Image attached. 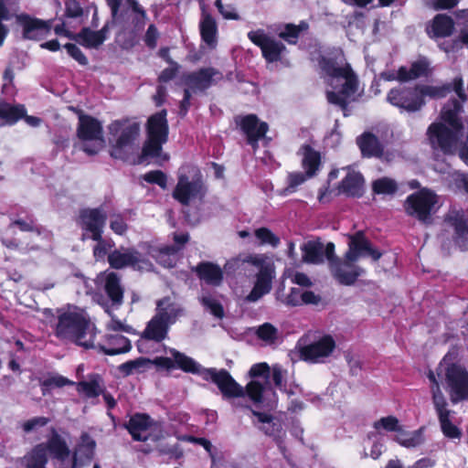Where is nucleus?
<instances>
[{
    "instance_id": "5",
    "label": "nucleus",
    "mask_w": 468,
    "mask_h": 468,
    "mask_svg": "<svg viewBox=\"0 0 468 468\" xmlns=\"http://www.w3.org/2000/svg\"><path fill=\"white\" fill-rule=\"evenodd\" d=\"M438 375L443 373L451 401L457 403L468 399V371L461 365L449 363L445 356L437 368Z\"/></svg>"
},
{
    "instance_id": "56",
    "label": "nucleus",
    "mask_w": 468,
    "mask_h": 468,
    "mask_svg": "<svg viewBox=\"0 0 468 468\" xmlns=\"http://www.w3.org/2000/svg\"><path fill=\"white\" fill-rule=\"evenodd\" d=\"M75 383L60 375L51 376L42 382L43 395H47L53 388H62L67 385H74Z\"/></svg>"
},
{
    "instance_id": "4",
    "label": "nucleus",
    "mask_w": 468,
    "mask_h": 468,
    "mask_svg": "<svg viewBox=\"0 0 468 468\" xmlns=\"http://www.w3.org/2000/svg\"><path fill=\"white\" fill-rule=\"evenodd\" d=\"M438 203V196L430 188L422 187L409 195L404 203L405 213L423 225H431L433 222L435 206Z\"/></svg>"
},
{
    "instance_id": "10",
    "label": "nucleus",
    "mask_w": 468,
    "mask_h": 468,
    "mask_svg": "<svg viewBox=\"0 0 468 468\" xmlns=\"http://www.w3.org/2000/svg\"><path fill=\"white\" fill-rule=\"evenodd\" d=\"M387 101L391 105L408 112L421 110L426 101L421 98L419 84L413 86L399 85L392 88L387 94Z\"/></svg>"
},
{
    "instance_id": "29",
    "label": "nucleus",
    "mask_w": 468,
    "mask_h": 468,
    "mask_svg": "<svg viewBox=\"0 0 468 468\" xmlns=\"http://www.w3.org/2000/svg\"><path fill=\"white\" fill-rule=\"evenodd\" d=\"M355 262L347 261L345 258V261H339L331 268L334 277L339 283L351 285L365 272L363 269L354 265Z\"/></svg>"
},
{
    "instance_id": "12",
    "label": "nucleus",
    "mask_w": 468,
    "mask_h": 468,
    "mask_svg": "<svg viewBox=\"0 0 468 468\" xmlns=\"http://www.w3.org/2000/svg\"><path fill=\"white\" fill-rule=\"evenodd\" d=\"M247 37L251 43L260 48L261 56L267 63L281 61L287 51L282 41L269 36L262 28L248 32Z\"/></svg>"
},
{
    "instance_id": "15",
    "label": "nucleus",
    "mask_w": 468,
    "mask_h": 468,
    "mask_svg": "<svg viewBox=\"0 0 468 468\" xmlns=\"http://www.w3.org/2000/svg\"><path fill=\"white\" fill-rule=\"evenodd\" d=\"M348 238V250L345 255L347 261H357L358 259L367 257H369L373 261H377L382 256V252L372 246L364 231H356L349 235Z\"/></svg>"
},
{
    "instance_id": "9",
    "label": "nucleus",
    "mask_w": 468,
    "mask_h": 468,
    "mask_svg": "<svg viewBox=\"0 0 468 468\" xmlns=\"http://www.w3.org/2000/svg\"><path fill=\"white\" fill-rule=\"evenodd\" d=\"M207 187L199 171L192 180L186 174H178L177 183L172 192V197L182 206H188L192 200H203L207 195Z\"/></svg>"
},
{
    "instance_id": "1",
    "label": "nucleus",
    "mask_w": 468,
    "mask_h": 468,
    "mask_svg": "<svg viewBox=\"0 0 468 468\" xmlns=\"http://www.w3.org/2000/svg\"><path fill=\"white\" fill-rule=\"evenodd\" d=\"M318 64L328 77L345 80L338 91H326V99L329 103L337 105L344 111L346 110L347 99L357 91L358 79L351 65L346 62L343 49L334 48L326 55L319 58Z\"/></svg>"
},
{
    "instance_id": "50",
    "label": "nucleus",
    "mask_w": 468,
    "mask_h": 468,
    "mask_svg": "<svg viewBox=\"0 0 468 468\" xmlns=\"http://www.w3.org/2000/svg\"><path fill=\"white\" fill-rule=\"evenodd\" d=\"M398 188L397 182L387 176L378 178L372 183V190L377 195H394Z\"/></svg>"
},
{
    "instance_id": "7",
    "label": "nucleus",
    "mask_w": 468,
    "mask_h": 468,
    "mask_svg": "<svg viewBox=\"0 0 468 468\" xmlns=\"http://www.w3.org/2000/svg\"><path fill=\"white\" fill-rule=\"evenodd\" d=\"M463 133L449 127L444 122H433L427 129L426 136L432 150L445 155L456 153Z\"/></svg>"
},
{
    "instance_id": "61",
    "label": "nucleus",
    "mask_w": 468,
    "mask_h": 468,
    "mask_svg": "<svg viewBox=\"0 0 468 468\" xmlns=\"http://www.w3.org/2000/svg\"><path fill=\"white\" fill-rule=\"evenodd\" d=\"M144 180L149 184L159 186L162 189L167 186V176L161 170H153L144 175Z\"/></svg>"
},
{
    "instance_id": "3",
    "label": "nucleus",
    "mask_w": 468,
    "mask_h": 468,
    "mask_svg": "<svg viewBox=\"0 0 468 468\" xmlns=\"http://www.w3.org/2000/svg\"><path fill=\"white\" fill-rule=\"evenodd\" d=\"M169 354L174 356L180 369L186 372L201 374L205 380H211L215 383L224 397L239 398L244 396V388L234 380L227 370L202 368L200 365L195 362L191 357L176 349H170Z\"/></svg>"
},
{
    "instance_id": "53",
    "label": "nucleus",
    "mask_w": 468,
    "mask_h": 468,
    "mask_svg": "<svg viewBox=\"0 0 468 468\" xmlns=\"http://www.w3.org/2000/svg\"><path fill=\"white\" fill-rule=\"evenodd\" d=\"M200 302L207 311L215 317L221 319L224 317V309L221 303L214 297L213 294H206L200 298Z\"/></svg>"
},
{
    "instance_id": "16",
    "label": "nucleus",
    "mask_w": 468,
    "mask_h": 468,
    "mask_svg": "<svg viewBox=\"0 0 468 468\" xmlns=\"http://www.w3.org/2000/svg\"><path fill=\"white\" fill-rule=\"evenodd\" d=\"M16 23L23 29V37L29 40H41L51 31L53 19L42 20L22 13L16 16Z\"/></svg>"
},
{
    "instance_id": "64",
    "label": "nucleus",
    "mask_w": 468,
    "mask_h": 468,
    "mask_svg": "<svg viewBox=\"0 0 468 468\" xmlns=\"http://www.w3.org/2000/svg\"><path fill=\"white\" fill-rule=\"evenodd\" d=\"M111 229L119 236H122L128 230V225L121 214H116L112 217L110 221Z\"/></svg>"
},
{
    "instance_id": "46",
    "label": "nucleus",
    "mask_w": 468,
    "mask_h": 468,
    "mask_svg": "<svg viewBox=\"0 0 468 468\" xmlns=\"http://www.w3.org/2000/svg\"><path fill=\"white\" fill-rule=\"evenodd\" d=\"M150 367L151 359L146 357H139L134 360H130L126 363L121 364L118 367V370L123 377H127L132 374L143 373Z\"/></svg>"
},
{
    "instance_id": "20",
    "label": "nucleus",
    "mask_w": 468,
    "mask_h": 468,
    "mask_svg": "<svg viewBox=\"0 0 468 468\" xmlns=\"http://www.w3.org/2000/svg\"><path fill=\"white\" fill-rule=\"evenodd\" d=\"M466 101L459 98L449 99L442 105L437 122H444L449 127L463 133L464 122L462 115L464 112L463 103Z\"/></svg>"
},
{
    "instance_id": "37",
    "label": "nucleus",
    "mask_w": 468,
    "mask_h": 468,
    "mask_svg": "<svg viewBox=\"0 0 468 468\" xmlns=\"http://www.w3.org/2000/svg\"><path fill=\"white\" fill-rule=\"evenodd\" d=\"M303 261L306 263L320 264L324 262V243L317 239L309 240L301 247Z\"/></svg>"
},
{
    "instance_id": "41",
    "label": "nucleus",
    "mask_w": 468,
    "mask_h": 468,
    "mask_svg": "<svg viewBox=\"0 0 468 468\" xmlns=\"http://www.w3.org/2000/svg\"><path fill=\"white\" fill-rule=\"evenodd\" d=\"M99 347L104 354L114 356L128 352L131 349V342L119 334L108 335L107 346H99Z\"/></svg>"
},
{
    "instance_id": "18",
    "label": "nucleus",
    "mask_w": 468,
    "mask_h": 468,
    "mask_svg": "<svg viewBox=\"0 0 468 468\" xmlns=\"http://www.w3.org/2000/svg\"><path fill=\"white\" fill-rule=\"evenodd\" d=\"M236 123L246 135L247 144L254 150L258 148L259 141L265 137L269 130L268 123L260 121L253 113L239 117V121L236 120Z\"/></svg>"
},
{
    "instance_id": "48",
    "label": "nucleus",
    "mask_w": 468,
    "mask_h": 468,
    "mask_svg": "<svg viewBox=\"0 0 468 468\" xmlns=\"http://www.w3.org/2000/svg\"><path fill=\"white\" fill-rule=\"evenodd\" d=\"M307 28L305 22H301L299 25L286 24L284 30L281 31L278 36L290 45H295L298 42L301 33Z\"/></svg>"
},
{
    "instance_id": "38",
    "label": "nucleus",
    "mask_w": 468,
    "mask_h": 468,
    "mask_svg": "<svg viewBox=\"0 0 468 468\" xmlns=\"http://www.w3.org/2000/svg\"><path fill=\"white\" fill-rule=\"evenodd\" d=\"M26 468H46L48 463L47 447L44 443L35 446L22 460Z\"/></svg>"
},
{
    "instance_id": "2",
    "label": "nucleus",
    "mask_w": 468,
    "mask_h": 468,
    "mask_svg": "<svg viewBox=\"0 0 468 468\" xmlns=\"http://www.w3.org/2000/svg\"><path fill=\"white\" fill-rule=\"evenodd\" d=\"M57 322L55 335L57 337L69 340L84 348L95 347L94 340L97 328L90 321L84 309L75 305H68L56 310Z\"/></svg>"
},
{
    "instance_id": "45",
    "label": "nucleus",
    "mask_w": 468,
    "mask_h": 468,
    "mask_svg": "<svg viewBox=\"0 0 468 468\" xmlns=\"http://www.w3.org/2000/svg\"><path fill=\"white\" fill-rule=\"evenodd\" d=\"M74 41L85 48H98L103 44L99 33L88 27H82L79 33H76Z\"/></svg>"
},
{
    "instance_id": "63",
    "label": "nucleus",
    "mask_w": 468,
    "mask_h": 468,
    "mask_svg": "<svg viewBox=\"0 0 468 468\" xmlns=\"http://www.w3.org/2000/svg\"><path fill=\"white\" fill-rule=\"evenodd\" d=\"M64 48L67 50V53L74 58L80 65L86 66L89 63V60L87 57L84 55V53L80 50V48L73 44V43H67L64 45Z\"/></svg>"
},
{
    "instance_id": "59",
    "label": "nucleus",
    "mask_w": 468,
    "mask_h": 468,
    "mask_svg": "<svg viewBox=\"0 0 468 468\" xmlns=\"http://www.w3.org/2000/svg\"><path fill=\"white\" fill-rule=\"evenodd\" d=\"M255 236L261 244H269L276 248L280 244V239L271 229L262 227L255 230Z\"/></svg>"
},
{
    "instance_id": "33",
    "label": "nucleus",
    "mask_w": 468,
    "mask_h": 468,
    "mask_svg": "<svg viewBox=\"0 0 468 468\" xmlns=\"http://www.w3.org/2000/svg\"><path fill=\"white\" fill-rule=\"evenodd\" d=\"M169 325L168 323L156 314L148 322L144 331L142 333L141 342L143 340L163 341L167 335Z\"/></svg>"
},
{
    "instance_id": "60",
    "label": "nucleus",
    "mask_w": 468,
    "mask_h": 468,
    "mask_svg": "<svg viewBox=\"0 0 468 468\" xmlns=\"http://www.w3.org/2000/svg\"><path fill=\"white\" fill-rule=\"evenodd\" d=\"M308 178H310L307 174L304 172H293L290 173L288 175V185L286 188L284 189L287 193H293L295 192L297 186L303 184Z\"/></svg>"
},
{
    "instance_id": "54",
    "label": "nucleus",
    "mask_w": 468,
    "mask_h": 468,
    "mask_svg": "<svg viewBox=\"0 0 468 468\" xmlns=\"http://www.w3.org/2000/svg\"><path fill=\"white\" fill-rule=\"evenodd\" d=\"M257 336L267 345H272L279 337L278 329L270 323L260 325L256 330Z\"/></svg>"
},
{
    "instance_id": "26",
    "label": "nucleus",
    "mask_w": 468,
    "mask_h": 468,
    "mask_svg": "<svg viewBox=\"0 0 468 468\" xmlns=\"http://www.w3.org/2000/svg\"><path fill=\"white\" fill-rule=\"evenodd\" d=\"M453 30L454 21L446 14H437L425 28L428 37L432 39L450 37Z\"/></svg>"
},
{
    "instance_id": "57",
    "label": "nucleus",
    "mask_w": 468,
    "mask_h": 468,
    "mask_svg": "<svg viewBox=\"0 0 468 468\" xmlns=\"http://www.w3.org/2000/svg\"><path fill=\"white\" fill-rule=\"evenodd\" d=\"M17 227L21 231L24 232H35L38 235L41 234L42 228L37 225L36 220L33 218H27L25 219H16L9 224V228Z\"/></svg>"
},
{
    "instance_id": "13",
    "label": "nucleus",
    "mask_w": 468,
    "mask_h": 468,
    "mask_svg": "<svg viewBox=\"0 0 468 468\" xmlns=\"http://www.w3.org/2000/svg\"><path fill=\"white\" fill-rule=\"evenodd\" d=\"M110 133L115 136L119 132L120 135L116 139L111 155L114 158H120L123 148L131 146L140 133L138 122H129L128 120H116L109 126Z\"/></svg>"
},
{
    "instance_id": "8",
    "label": "nucleus",
    "mask_w": 468,
    "mask_h": 468,
    "mask_svg": "<svg viewBox=\"0 0 468 468\" xmlns=\"http://www.w3.org/2000/svg\"><path fill=\"white\" fill-rule=\"evenodd\" d=\"M107 222V213L102 207H85L79 211L76 224L81 230V240L101 239Z\"/></svg>"
},
{
    "instance_id": "51",
    "label": "nucleus",
    "mask_w": 468,
    "mask_h": 468,
    "mask_svg": "<svg viewBox=\"0 0 468 468\" xmlns=\"http://www.w3.org/2000/svg\"><path fill=\"white\" fill-rule=\"evenodd\" d=\"M97 281L104 283L105 292H123L120 276L116 272L112 271L105 275L101 273Z\"/></svg>"
},
{
    "instance_id": "43",
    "label": "nucleus",
    "mask_w": 468,
    "mask_h": 468,
    "mask_svg": "<svg viewBox=\"0 0 468 468\" xmlns=\"http://www.w3.org/2000/svg\"><path fill=\"white\" fill-rule=\"evenodd\" d=\"M165 143L166 141L146 137L140 155L141 161L143 162L148 158H161L162 161H167L169 159L168 154H163V144Z\"/></svg>"
},
{
    "instance_id": "25",
    "label": "nucleus",
    "mask_w": 468,
    "mask_h": 468,
    "mask_svg": "<svg viewBox=\"0 0 468 468\" xmlns=\"http://www.w3.org/2000/svg\"><path fill=\"white\" fill-rule=\"evenodd\" d=\"M125 428L135 441H145L152 437L151 432L155 430L150 417L146 414H135L133 416Z\"/></svg>"
},
{
    "instance_id": "35",
    "label": "nucleus",
    "mask_w": 468,
    "mask_h": 468,
    "mask_svg": "<svg viewBox=\"0 0 468 468\" xmlns=\"http://www.w3.org/2000/svg\"><path fill=\"white\" fill-rule=\"evenodd\" d=\"M25 116L26 107L24 104H11L0 100V119L5 124L14 125Z\"/></svg>"
},
{
    "instance_id": "58",
    "label": "nucleus",
    "mask_w": 468,
    "mask_h": 468,
    "mask_svg": "<svg viewBox=\"0 0 468 468\" xmlns=\"http://www.w3.org/2000/svg\"><path fill=\"white\" fill-rule=\"evenodd\" d=\"M374 428L378 431L384 429L387 431H396L399 433L402 426L399 425V420L396 417L388 416L374 422Z\"/></svg>"
},
{
    "instance_id": "24",
    "label": "nucleus",
    "mask_w": 468,
    "mask_h": 468,
    "mask_svg": "<svg viewBox=\"0 0 468 468\" xmlns=\"http://www.w3.org/2000/svg\"><path fill=\"white\" fill-rule=\"evenodd\" d=\"M197 278L206 284L218 287L224 280V271L212 261H200L192 269Z\"/></svg>"
},
{
    "instance_id": "30",
    "label": "nucleus",
    "mask_w": 468,
    "mask_h": 468,
    "mask_svg": "<svg viewBox=\"0 0 468 468\" xmlns=\"http://www.w3.org/2000/svg\"><path fill=\"white\" fill-rule=\"evenodd\" d=\"M364 185L365 179L360 172L349 171L339 183L338 191L349 197H361Z\"/></svg>"
},
{
    "instance_id": "32",
    "label": "nucleus",
    "mask_w": 468,
    "mask_h": 468,
    "mask_svg": "<svg viewBox=\"0 0 468 468\" xmlns=\"http://www.w3.org/2000/svg\"><path fill=\"white\" fill-rule=\"evenodd\" d=\"M166 323L173 324L185 314V309L173 296H165L157 302V313Z\"/></svg>"
},
{
    "instance_id": "14",
    "label": "nucleus",
    "mask_w": 468,
    "mask_h": 468,
    "mask_svg": "<svg viewBox=\"0 0 468 468\" xmlns=\"http://www.w3.org/2000/svg\"><path fill=\"white\" fill-rule=\"evenodd\" d=\"M108 263L111 268L115 270L131 267L137 271H150L153 268L152 262L142 257V254L133 248L125 249L123 252L117 249L111 251L108 254Z\"/></svg>"
},
{
    "instance_id": "17",
    "label": "nucleus",
    "mask_w": 468,
    "mask_h": 468,
    "mask_svg": "<svg viewBox=\"0 0 468 468\" xmlns=\"http://www.w3.org/2000/svg\"><path fill=\"white\" fill-rule=\"evenodd\" d=\"M222 79V73L212 67L201 68L197 70L188 72L184 75L183 81L192 92H206L213 84L216 80Z\"/></svg>"
},
{
    "instance_id": "39",
    "label": "nucleus",
    "mask_w": 468,
    "mask_h": 468,
    "mask_svg": "<svg viewBox=\"0 0 468 468\" xmlns=\"http://www.w3.org/2000/svg\"><path fill=\"white\" fill-rule=\"evenodd\" d=\"M44 444L47 447V452H49L58 462L64 463L69 457L70 451L66 441L56 431L53 432L49 440Z\"/></svg>"
},
{
    "instance_id": "42",
    "label": "nucleus",
    "mask_w": 468,
    "mask_h": 468,
    "mask_svg": "<svg viewBox=\"0 0 468 468\" xmlns=\"http://www.w3.org/2000/svg\"><path fill=\"white\" fill-rule=\"evenodd\" d=\"M77 390L87 398H96L105 391L103 380L99 375H90L87 380L77 383Z\"/></svg>"
},
{
    "instance_id": "52",
    "label": "nucleus",
    "mask_w": 468,
    "mask_h": 468,
    "mask_svg": "<svg viewBox=\"0 0 468 468\" xmlns=\"http://www.w3.org/2000/svg\"><path fill=\"white\" fill-rule=\"evenodd\" d=\"M431 392L432 396V402L438 414V417L444 414H452V411L446 408L447 401L440 386H431Z\"/></svg>"
},
{
    "instance_id": "36",
    "label": "nucleus",
    "mask_w": 468,
    "mask_h": 468,
    "mask_svg": "<svg viewBox=\"0 0 468 468\" xmlns=\"http://www.w3.org/2000/svg\"><path fill=\"white\" fill-rule=\"evenodd\" d=\"M274 278L275 266L274 264H268L256 273L254 286L250 292H270Z\"/></svg>"
},
{
    "instance_id": "62",
    "label": "nucleus",
    "mask_w": 468,
    "mask_h": 468,
    "mask_svg": "<svg viewBox=\"0 0 468 468\" xmlns=\"http://www.w3.org/2000/svg\"><path fill=\"white\" fill-rule=\"evenodd\" d=\"M84 15V9L78 0H65L64 16L66 18H80Z\"/></svg>"
},
{
    "instance_id": "31",
    "label": "nucleus",
    "mask_w": 468,
    "mask_h": 468,
    "mask_svg": "<svg viewBox=\"0 0 468 468\" xmlns=\"http://www.w3.org/2000/svg\"><path fill=\"white\" fill-rule=\"evenodd\" d=\"M199 32L201 39L210 48H215L218 42V24L211 14L207 12L205 5L201 6Z\"/></svg>"
},
{
    "instance_id": "47",
    "label": "nucleus",
    "mask_w": 468,
    "mask_h": 468,
    "mask_svg": "<svg viewBox=\"0 0 468 468\" xmlns=\"http://www.w3.org/2000/svg\"><path fill=\"white\" fill-rule=\"evenodd\" d=\"M93 301L100 304L109 315H112L123 302L122 294H93Z\"/></svg>"
},
{
    "instance_id": "11",
    "label": "nucleus",
    "mask_w": 468,
    "mask_h": 468,
    "mask_svg": "<svg viewBox=\"0 0 468 468\" xmlns=\"http://www.w3.org/2000/svg\"><path fill=\"white\" fill-rule=\"evenodd\" d=\"M311 334L303 336L299 342L300 356L304 361L312 363L323 362L326 357L330 356L335 349L336 344L330 335H324L318 338H314L310 344L306 340Z\"/></svg>"
},
{
    "instance_id": "34",
    "label": "nucleus",
    "mask_w": 468,
    "mask_h": 468,
    "mask_svg": "<svg viewBox=\"0 0 468 468\" xmlns=\"http://www.w3.org/2000/svg\"><path fill=\"white\" fill-rule=\"evenodd\" d=\"M300 152L303 155L302 167L304 169V172L309 177L315 176L322 165L320 152L307 144L301 146Z\"/></svg>"
},
{
    "instance_id": "6",
    "label": "nucleus",
    "mask_w": 468,
    "mask_h": 468,
    "mask_svg": "<svg viewBox=\"0 0 468 468\" xmlns=\"http://www.w3.org/2000/svg\"><path fill=\"white\" fill-rule=\"evenodd\" d=\"M77 136L82 142L80 149L88 155L98 154L104 146L102 124L91 115L79 116Z\"/></svg>"
},
{
    "instance_id": "40",
    "label": "nucleus",
    "mask_w": 468,
    "mask_h": 468,
    "mask_svg": "<svg viewBox=\"0 0 468 468\" xmlns=\"http://www.w3.org/2000/svg\"><path fill=\"white\" fill-rule=\"evenodd\" d=\"M449 222L454 229L453 242L462 250L468 249V222L460 215H455L449 218Z\"/></svg>"
},
{
    "instance_id": "21",
    "label": "nucleus",
    "mask_w": 468,
    "mask_h": 468,
    "mask_svg": "<svg viewBox=\"0 0 468 468\" xmlns=\"http://www.w3.org/2000/svg\"><path fill=\"white\" fill-rule=\"evenodd\" d=\"M269 370L270 368L266 363L254 365L250 370L251 378H262L261 379L251 380L246 387L248 396L255 403L262 402V395L268 385Z\"/></svg>"
},
{
    "instance_id": "28",
    "label": "nucleus",
    "mask_w": 468,
    "mask_h": 468,
    "mask_svg": "<svg viewBox=\"0 0 468 468\" xmlns=\"http://www.w3.org/2000/svg\"><path fill=\"white\" fill-rule=\"evenodd\" d=\"M251 412L255 417H257L259 422L262 424L259 427L260 430L267 436L271 437L279 448H282L285 433L282 423L280 421H274V418L267 413L256 410H252Z\"/></svg>"
},
{
    "instance_id": "22",
    "label": "nucleus",
    "mask_w": 468,
    "mask_h": 468,
    "mask_svg": "<svg viewBox=\"0 0 468 468\" xmlns=\"http://www.w3.org/2000/svg\"><path fill=\"white\" fill-rule=\"evenodd\" d=\"M276 301L286 307L311 305L318 310L325 308L330 303L321 294H276Z\"/></svg>"
},
{
    "instance_id": "44",
    "label": "nucleus",
    "mask_w": 468,
    "mask_h": 468,
    "mask_svg": "<svg viewBox=\"0 0 468 468\" xmlns=\"http://www.w3.org/2000/svg\"><path fill=\"white\" fill-rule=\"evenodd\" d=\"M393 440L408 449L419 447L425 441L423 428L414 431H406L401 428L399 433H396Z\"/></svg>"
},
{
    "instance_id": "19",
    "label": "nucleus",
    "mask_w": 468,
    "mask_h": 468,
    "mask_svg": "<svg viewBox=\"0 0 468 468\" xmlns=\"http://www.w3.org/2000/svg\"><path fill=\"white\" fill-rule=\"evenodd\" d=\"M420 95L423 100L425 97L432 99L445 98L449 93L454 91L457 97L463 101H468V96L464 90L463 80L462 76L455 77L452 82H446L441 86H432L419 84Z\"/></svg>"
},
{
    "instance_id": "23",
    "label": "nucleus",
    "mask_w": 468,
    "mask_h": 468,
    "mask_svg": "<svg viewBox=\"0 0 468 468\" xmlns=\"http://www.w3.org/2000/svg\"><path fill=\"white\" fill-rule=\"evenodd\" d=\"M146 137L168 141L169 125L167 121V110L150 115L145 123Z\"/></svg>"
},
{
    "instance_id": "49",
    "label": "nucleus",
    "mask_w": 468,
    "mask_h": 468,
    "mask_svg": "<svg viewBox=\"0 0 468 468\" xmlns=\"http://www.w3.org/2000/svg\"><path fill=\"white\" fill-rule=\"evenodd\" d=\"M181 250L177 246H165L158 250L156 261L163 266L173 268L176 265V257Z\"/></svg>"
},
{
    "instance_id": "55",
    "label": "nucleus",
    "mask_w": 468,
    "mask_h": 468,
    "mask_svg": "<svg viewBox=\"0 0 468 468\" xmlns=\"http://www.w3.org/2000/svg\"><path fill=\"white\" fill-rule=\"evenodd\" d=\"M451 414H444L439 418L442 433L450 439H456L462 436L461 430L450 420Z\"/></svg>"
},
{
    "instance_id": "27",
    "label": "nucleus",
    "mask_w": 468,
    "mask_h": 468,
    "mask_svg": "<svg viewBox=\"0 0 468 468\" xmlns=\"http://www.w3.org/2000/svg\"><path fill=\"white\" fill-rule=\"evenodd\" d=\"M356 144L364 158H381L384 146L378 137L371 132H364L356 137Z\"/></svg>"
}]
</instances>
